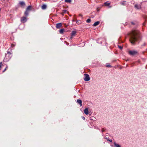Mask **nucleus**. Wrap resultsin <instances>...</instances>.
I'll return each mask as SVG.
<instances>
[{
    "label": "nucleus",
    "instance_id": "nucleus-16",
    "mask_svg": "<svg viewBox=\"0 0 147 147\" xmlns=\"http://www.w3.org/2000/svg\"><path fill=\"white\" fill-rule=\"evenodd\" d=\"M114 145L115 147H121L120 146L119 144L116 143L115 142L114 143Z\"/></svg>",
    "mask_w": 147,
    "mask_h": 147
},
{
    "label": "nucleus",
    "instance_id": "nucleus-10",
    "mask_svg": "<svg viewBox=\"0 0 147 147\" xmlns=\"http://www.w3.org/2000/svg\"><path fill=\"white\" fill-rule=\"evenodd\" d=\"M76 31H73L72 32L71 34V38H73V36H74V35L76 34Z\"/></svg>",
    "mask_w": 147,
    "mask_h": 147
},
{
    "label": "nucleus",
    "instance_id": "nucleus-26",
    "mask_svg": "<svg viewBox=\"0 0 147 147\" xmlns=\"http://www.w3.org/2000/svg\"><path fill=\"white\" fill-rule=\"evenodd\" d=\"M7 54L6 55V57H5V58H4V61H7V60H5V59H6V58L7 57Z\"/></svg>",
    "mask_w": 147,
    "mask_h": 147
},
{
    "label": "nucleus",
    "instance_id": "nucleus-29",
    "mask_svg": "<svg viewBox=\"0 0 147 147\" xmlns=\"http://www.w3.org/2000/svg\"><path fill=\"white\" fill-rule=\"evenodd\" d=\"M83 119L84 120L85 119V118L84 117L83 118Z\"/></svg>",
    "mask_w": 147,
    "mask_h": 147
},
{
    "label": "nucleus",
    "instance_id": "nucleus-15",
    "mask_svg": "<svg viewBox=\"0 0 147 147\" xmlns=\"http://www.w3.org/2000/svg\"><path fill=\"white\" fill-rule=\"evenodd\" d=\"M104 5L106 6H109L110 5V3L108 2H106L104 3Z\"/></svg>",
    "mask_w": 147,
    "mask_h": 147
},
{
    "label": "nucleus",
    "instance_id": "nucleus-20",
    "mask_svg": "<svg viewBox=\"0 0 147 147\" xmlns=\"http://www.w3.org/2000/svg\"><path fill=\"white\" fill-rule=\"evenodd\" d=\"M71 0H65V2L66 3H70L71 2Z\"/></svg>",
    "mask_w": 147,
    "mask_h": 147
},
{
    "label": "nucleus",
    "instance_id": "nucleus-18",
    "mask_svg": "<svg viewBox=\"0 0 147 147\" xmlns=\"http://www.w3.org/2000/svg\"><path fill=\"white\" fill-rule=\"evenodd\" d=\"M146 45V43L145 42H143L141 45V47L143 48L144 46H145Z\"/></svg>",
    "mask_w": 147,
    "mask_h": 147
},
{
    "label": "nucleus",
    "instance_id": "nucleus-25",
    "mask_svg": "<svg viewBox=\"0 0 147 147\" xmlns=\"http://www.w3.org/2000/svg\"><path fill=\"white\" fill-rule=\"evenodd\" d=\"M118 47H119V48L120 49H122V47L121 46H119Z\"/></svg>",
    "mask_w": 147,
    "mask_h": 147
},
{
    "label": "nucleus",
    "instance_id": "nucleus-22",
    "mask_svg": "<svg viewBox=\"0 0 147 147\" xmlns=\"http://www.w3.org/2000/svg\"><path fill=\"white\" fill-rule=\"evenodd\" d=\"M76 23L77 24H80L81 23V21L80 20H76Z\"/></svg>",
    "mask_w": 147,
    "mask_h": 147
},
{
    "label": "nucleus",
    "instance_id": "nucleus-14",
    "mask_svg": "<svg viewBox=\"0 0 147 147\" xmlns=\"http://www.w3.org/2000/svg\"><path fill=\"white\" fill-rule=\"evenodd\" d=\"M64 30H65L64 29H60L59 31V33L61 34H63L64 31Z\"/></svg>",
    "mask_w": 147,
    "mask_h": 147
},
{
    "label": "nucleus",
    "instance_id": "nucleus-30",
    "mask_svg": "<svg viewBox=\"0 0 147 147\" xmlns=\"http://www.w3.org/2000/svg\"><path fill=\"white\" fill-rule=\"evenodd\" d=\"M79 15H80V16H82L81 15V14H80Z\"/></svg>",
    "mask_w": 147,
    "mask_h": 147
},
{
    "label": "nucleus",
    "instance_id": "nucleus-19",
    "mask_svg": "<svg viewBox=\"0 0 147 147\" xmlns=\"http://www.w3.org/2000/svg\"><path fill=\"white\" fill-rule=\"evenodd\" d=\"M66 11H67L66 10H65V9L63 10L62 11V14L63 15L64 13H66Z\"/></svg>",
    "mask_w": 147,
    "mask_h": 147
},
{
    "label": "nucleus",
    "instance_id": "nucleus-8",
    "mask_svg": "<svg viewBox=\"0 0 147 147\" xmlns=\"http://www.w3.org/2000/svg\"><path fill=\"white\" fill-rule=\"evenodd\" d=\"M135 7L138 9H139L141 8V6L140 5L136 4L135 5Z\"/></svg>",
    "mask_w": 147,
    "mask_h": 147
},
{
    "label": "nucleus",
    "instance_id": "nucleus-32",
    "mask_svg": "<svg viewBox=\"0 0 147 147\" xmlns=\"http://www.w3.org/2000/svg\"><path fill=\"white\" fill-rule=\"evenodd\" d=\"M1 8H0V11L1 10Z\"/></svg>",
    "mask_w": 147,
    "mask_h": 147
},
{
    "label": "nucleus",
    "instance_id": "nucleus-21",
    "mask_svg": "<svg viewBox=\"0 0 147 147\" xmlns=\"http://www.w3.org/2000/svg\"><path fill=\"white\" fill-rule=\"evenodd\" d=\"M121 4L123 5H125L126 4L125 2L124 1L122 2L121 3Z\"/></svg>",
    "mask_w": 147,
    "mask_h": 147
},
{
    "label": "nucleus",
    "instance_id": "nucleus-2",
    "mask_svg": "<svg viewBox=\"0 0 147 147\" xmlns=\"http://www.w3.org/2000/svg\"><path fill=\"white\" fill-rule=\"evenodd\" d=\"M138 52L137 51L133 50V51H128V53L129 54L131 55H134L138 54Z\"/></svg>",
    "mask_w": 147,
    "mask_h": 147
},
{
    "label": "nucleus",
    "instance_id": "nucleus-12",
    "mask_svg": "<svg viewBox=\"0 0 147 147\" xmlns=\"http://www.w3.org/2000/svg\"><path fill=\"white\" fill-rule=\"evenodd\" d=\"M41 8L42 9H46L47 8V5L45 4L43 5L42 6Z\"/></svg>",
    "mask_w": 147,
    "mask_h": 147
},
{
    "label": "nucleus",
    "instance_id": "nucleus-4",
    "mask_svg": "<svg viewBox=\"0 0 147 147\" xmlns=\"http://www.w3.org/2000/svg\"><path fill=\"white\" fill-rule=\"evenodd\" d=\"M21 21L23 22H25L26 21V18L25 17H23L21 18Z\"/></svg>",
    "mask_w": 147,
    "mask_h": 147
},
{
    "label": "nucleus",
    "instance_id": "nucleus-28",
    "mask_svg": "<svg viewBox=\"0 0 147 147\" xmlns=\"http://www.w3.org/2000/svg\"><path fill=\"white\" fill-rule=\"evenodd\" d=\"M109 141H110V142H112V140H109Z\"/></svg>",
    "mask_w": 147,
    "mask_h": 147
},
{
    "label": "nucleus",
    "instance_id": "nucleus-31",
    "mask_svg": "<svg viewBox=\"0 0 147 147\" xmlns=\"http://www.w3.org/2000/svg\"><path fill=\"white\" fill-rule=\"evenodd\" d=\"M131 24H134L133 23V22H131Z\"/></svg>",
    "mask_w": 147,
    "mask_h": 147
},
{
    "label": "nucleus",
    "instance_id": "nucleus-6",
    "mask_svg": "<svg viewBox=\"0 0 147 147\" xmlns=\"http://www.w3.org/2000/svg\"><path fill=\"white\" fill-rule=\"evenodd\" d=\"M77 102L78 104L80 105V106H82V101L80 99H78L77 100Z\"/></svg>",
    "mask_w": 147,
    "mask_h": 147
},
{
    "label": "nucleus",
    "instance_id": "nucleus-24",
    "mask_svg": "<svg viewBox=\"0 0 147 147\" xmlns=\"http://www.w3.org/2000/svg\"><path fill=\"white\" fill-rule=\"evenodd\" d=\"M7 68H8V66H7L6 67L5 69H4V70L3 71V72H4L5 71V70H6V69Z\"/></svg>",
    "mask_w": 147,
    "mask_h": 147
},
{
    "label": "nucleus",
    "instance_id": "nucleus-13",
    "mask_svg": "<svg viewBox=\"0 0 147 147\" xmlns=\"http://www.w3.org/2000/svg\"><path fill=\"white\" fill-rule=\"evenodd\" d=\"M31 7L30 6H28L26 9V10L27 11H29L31 10Z\"/></svg>",
    "mask_w": 147,
    "mask_h": 147
},
{
    "label": "nucleus",
    "instance_id": "nucleus-7",
    "mask_svg": "<svg viewBox=\"0 0 147 147\" xmlns=\"http://www.w3.org/2000/svg\"><path fill=\"white\" fill-rule=\"evenodd\" d=\"M20 4L23 7H24L25 5V4L23 1L20 2Z\"/></svg>",
    "mask_w": 147,
    "mask_h": 147
},
{
    "label": "nucleus",
    "instance_id": "nucleus-9",
    "mask_svg": "<svg viewBox=\"0 0 147 147\" xmlns=\"http://www.w3.org/2000/svg\"><path fill=\"white\" fill-rule=\"evenodd\" d=\"M84 113L86 115H87L88 114V109L86 108L84 110Z\"/></svg>",
    "mask_w": 147,
    "mask_h": 147
},
{
    "label": "nucleus",
    "instance_id": "nucleus-1",
    "mask_svg": "<svg viewBox=\"0 0 147 147\" xmlns=\"http://www.w3.org/2000/svg\"><path fill=\"white\" fill-rule=\"evenodd\" d=\"M130 41L132 45H134L135 42L140 37L138 31L136 30H133L130 33Z\"/></svg>",
    "mask_w": 147,
    "mask_h": 147
},
{
    "label": "nucleus",
    "instance_id": "nucleus-17",
    "mask_svg": "<svg viewBox=\"0 0 147 147\" xmlns=\"http://www.w3.org/2000/svg\"><path fill=\"white\" fill-rule=\"evenodd\" d=\"M29 13V11H27L26 10V11L25 12L24 14L26 16H27L28 15Z\"/></svg>",
    "mask_w": 147,
    "mask_h": 147
},
{
    "label": "nucleus",
    "instance_id": "nucleus-3",
    "mask_svg": "<svg viewBox=\"0 0 147 147\" xmlns=\"http://www.w3.org/2000/svg\"><path fill=\"white\" fill-rule=\"evenodd\" d=\"M85 77L84 78V80L85 81H88L90 80V78L88 75L87 74H84Z\"/></svg>",
    "mask_w": 147,
    "mask_h": 147
},
{
    "label": "nucleus",
    "instance_id": "nucleus-11",
    "mask_svg": "<svg viewBox=\"0 0 147 147\" xmlns=\"http://www.w3.org/2000/svg\"><path fill=\"white\" fill-rule=\"evenodd\" d=\"M100 23V22L99 21H97L95 22L93 25L94 26H96L98 25Z\"/></svg>",
    "mask_w": 147,
    "mask_h": 147
},
{
    "label": "nucleus",
    "instance_id": "nucleus-23",
    "mask_svg": "<svg viewBox=\"0 0 147 147\" xmlns=\"http://www.w3.org/2000/svg\"><path fill=\"white\" fill-rule=\"evenodd\" d=\"M91 22V20L90 19H88L86 20L87 22L88 23H89Z\"/></svg>",
    "mask_w": 147,
    "mask_h": 147
},
{
    "label": "nucleus",
    "instance_id": "nucleus-5",
    "mask_svg": "<svg viewBox=\"0 0 147 147\" xmlns=\"http://www.w3.org/2000/svg\"><path fill=\"white\" fill-rule=\"evenodd\" d=\"M62 26V24L61 23L57 24L56 25V27L58 29L60 28Z\"/></svg>",
    "mask_w": 147,
    "mask_h": 147
},
{
    "label": "nucleus",
    "instance_id": "nucleus-27",
    "mask_svg": "<svg viewBox=\"0 0 147 147\" xmlns=\"http://www.w3.org/2000/svg\"><path fill=\"white\" fill-rule=\"evenodd\" d=\"M105 131V129L104 128L102 129V132H103Z\"/></svg>",
    "mask_w": 147,
    "mask_h": 147
}]
</instances>
